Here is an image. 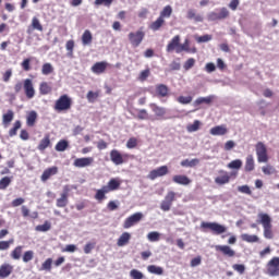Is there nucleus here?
Masks as SVG:
<instances>
[{
  "label": "nucleus",
  "instance_id": "obj_16",
  "mask_svg": "<svg viewBox=\"0 0 279 279\" xmlns=\"http://www.w3.org/2000/svg\"><path fill=\"white\" fill-rule=\"evenodd\" d=\"M122 181L119 178L110 179L107 185H104L108 193H111V191H119L121 189Z\"/></svg>",
  "mask_w": 279,
  "mask_h": 279
},
{
  "label": "nucleus",
  "instance_id": "obj_26",
  "mask_svg": "<svg viewBox=\"0 0 279 279\" xmlns=\"http://www.w3.org/2000/svg\"><path fill=\"white\" fill-rule=\"evenodd\" d=\"M12 121H14V111L12 109H9L2 116V124L4 128H9L10 123H12Z\"/></svg>",
  "mask_w": 279,
  "mask_h": 279
},
{
  "label": "nucleus",
  "instance_id": "obj_29",
  "mask_svg": "<svg viewBox=\"0 0 279 279\" xmlns=\"http://www.w3.org/2000/svg\"><path fill=\"white\" fill-rule=\"evenodd\" d=\"M131 239L132 234H130L129 232H123L117 241L118 247H125V245L130 243Z\"/></svg>",
  "mask_w": 279,
  "mask_h": 279
},
{
  "label": "nucleus",
  "instance_id": "obj_64",
  "mask_svg": "<svg viewBox=\"0 0 279 279\" xmlns=\"http://www.w3.org/2000/svg\"><path fill=\"white\" fill-rule=\"evenodd\" d=\"M95 245L96 243L95 242H88L85 244L84 246V254H90V252H93V250H95Z\"/></svg>",
  "mask_w": 279,
  "mask_h": 279
},
{
  "label": "nucleus",
  "instance_id": "obj_23",
  "mask_svg": "<svg viewBox=\"0 0 279 279\" xmlns=\"http://www.w3.org/2000/svg\"><path fill=\"white\" fill-rule=\"evenodd\" d=\"M172 182L175 184H181L182 186H189L191 184V179L184 174H177L172 178Z\"/></svg>",
  "mask_w": 279,
  "mask_h": 279
},
{
  "label": "nucleus",
  "instance_id": "obj_43",
  "mask_svg": "<svg viewBox=\"0 0 279 279\" xmlns=\"http://www.w3.org/2000/svg\"><path fill=\"white\" fill-rule=\"evenodd\" d=\"M11 245H14L13 238H11L7 241H0V252H7V250H10Z\"/></svg>",
  "mask_w": 279,
  "mask_h": 279
},
{
  "label": "nucleus",
  "instance_id": "obj_61",
  "mask_svg": "<svg viewBox=\"0 0 279 279\" xmlns=\"http://www.w3.org/2000/svg\"><path fill=\"white\" fill-rule=\"evenodd\" d=\"M130 277H131L132 279H144V278H145V275H143V274L141 272V270H138V269H132V270L130 271Z\"/></svg>",
  "mask_w": 279,
  "mask_h": 279
},
{
  "label": "nucleus",
  "instance_id": "obj_1",
  "mask_svg": "<svg viewBox=\"0 0 279 279\" xmlns=\"http://www.w3.org/2000/svg\"><path fill=\"white\" fill-rule=\"evenodd\" d=\"M258 223L263 226L264 229V236L266 239H274V225H271V216L265 213L258 214Z\"/></svg>",
  "mask_w": 279,
  "mask_h": 279
},
{
  "label": "nucleus",
  "instance_id": "obj_50",
  "mask_svg": "<svg viewBox=\"0 0 279 279\" xmlns=\"http://www.w3.org/2000/svg\"><path fill=\"white\" fill-rule=\"evenodd\" d=\"M199 165V159L195 158L192 160L185 159L181 161V167H197Z\"/></svg>",
  "mask_w": 279,
  "mask_h": 279
},
{
  "label": "nucleus",
  "instance_id": "obj_55",
  "mask_svg": "<svg viewBox=\"0 0 279 279\" xmlns=\"http://www.w3.org/2000/svg\"><path fill=\"white\" fill-rule=\"evenodd\" d=\"M36 230L37 232H49V230H51V223L49 221H45L44 225H38Z\"/></svg>",
  "mask_w": 279,
  "mask_h": 279
},
{
  "label": "nucleus",
  "instance_id": "obj_40",
  "mask_svg": "<svg viewBox=\"0 0 279 279\" xmlns=\"http://www.w3.org/2000/svg\"><path fill=\"white\" fill-rule=\"evenodd\" d=\"M52 88L47 82H41L39 84V93L40 95H49L51 93Z\"/></svg>",
  "mask_w": 279,
  "mask_h": 279
},
{
  "label": "nucleus",
  "instance_id": "obj_13",
  "mask_svg": "<svg viewBox=\"0 0 279 279\" xmlns=\"http://www.w3.org/2000/svg\"><path fill=\"white\" fill-rule=\"evenodd\" d=\"M95 162V158L93 157H83L76 158L73 162V166L77 169H84V167H90Z\"/></svg>",
  "mask_w": 279,
  "mask_h": 279
},
{
  "label": "nucleus",
  "instance_id": "obj_25",
  "mask_svg": "<svg viewBox=\"0 0 279 279\" xmlns=\"http://www.w3.org/2000/svg\"><path fill=\"white\" fill-rule=\"evenodd\" d=\"M47 147H51V135H49V133H47L44 138L40 140L37 149L39 151H45V149H47Z\"/></svg>",
  "mask_w": 279,
  "mask_h": 279
},
{
  "label": "nucleus",
  "instance_id": "obj_20",
  "mask_svg": "<svg viewBox=\"0 0 279 279\" xmlns=\"http://www.w3.org/2000/svg\"><path fill=\"white\" fill-rule=\"evenodd\" d=\"M57 173H58V167H56V166L50 167V168L44 170V172L40 177V180H41V182H47V180H49L53 175H57Z\"/></svg>",
  "mask_w": 279,
  "mask_h": 279
},
{
  "label": "nucleus",
  "instance_id": "obj_60",
  "mask_svg": "<svg viewBox=\"0 0 279 279\" xmlns=\"http://www.w3.org/2000/svg\"><path fill=\"white\" fill-rule=\"evenodd\" d=\"M201 125L202 122H199V120H195L192 124L187 125V132H197Z\"/></svg>",
  "mask_w": 279,
  "mask_h": 279
},
{
  "label": "nucleus",
  "instance_id": "obj_12",
  "mask_svg": "<svg viewBox=\"0 0 279 279\" xmlns=\"http://www.w3.org/2000/svg\"><path fill=\"white\" fill-rule=\"evenodd\" d=\"M182 38L180 35H175L167 45L166 51L167 53H172V51H175L178 53V49H180V43Z\"/></svg>",
  "mask_w": 279,
  "mask_h": 279
},
{
  "label": "nucleus",
  "instance_id": "obj_53",
  "mask_svg": "<svg viewBox=\"0 0 279 279\" xmlns=\"http://www.w3.org/2000/svg\"><path fill=\"white\" fill-rule=\"evenodd\" d=\"M51 265H53V259L49 257L41 264V271H51Z\"/></svg>",
  "mask_w": 279,
  "mask_h": 279
},
{
  "label": "nucleus",
  "instance_id": "obj_48",
  "mask_svg": "<svg viewBox=\"0 0 279 279\" xmlns=\"http://www.w3.org/2000/svg\"><path fill=\"white\" fill-rule=\"evenodd\" d=\"M12 184V177H4L0 180V191H5Z\"/></svg>",
  "mask_w": 279,
  "mask_h": 279
},
{
  "label": "nucleus",
  "instance_id": "obj_2",
  "mask_svg": "<svg viewBox=\"0 0 279 279\" xmlns=\"http://www.w3.org/2000/svg\"><path fill=\"white\" fill-rule=\"evenodd\" d=\"M73 106V99L69 95H61L54 102L56 112H68Z\"/></svg>",
  "mask_w": 279,
  "mask_h": 279
},
{
  "label": "nucleus",
  "instance_id": "obj_15",
  "mask_svg": "<svg viewBox=\"0 0 279 279\" xmlns=\"http://www.w3.org/2000/svg\"><path fill=\"white\" fill-rule=\"evenodd\" d=\"M155 94H156V97H158L159 99H162L165 97H169V86H167L165 84L156 85Z\"/></svg>",
  "mask_w": 279,
  "mask_h": 279
},
{
  "label": "nucleus",
  "instance_id": "obj_19",
  "mask_svg": "<svg viewBox=\"0 0 279 279\" xmlns=\"http://www.w3.org/2000/svg\"><path fill=\"white\" fill-rule=\"evenodd\" d=\"M149 108L154 112V114H156L160 119H162L165 114H167V109L165 107L158 106L156 102H150Z\"/></svg>",
  "mask_w": 279,
  "mask_h": 279
},
{
  "label": "nucleus",
  "instance_id": "obj_27",
  "mask_svg": "<svg viewBox=\"0 0 279 279\" xmlns=\"http://www.w3.org/2000/svg\"><path fill=\"white\" fill-rule=\"evenodd\" d=\"M182 51H185L186 53H197V48H195V47L190 48L189 39H185L183 44L180 43L177 53H182Z\"/></svg>",
  "mask_w": 279,
  "mask_h": 279
},
{
  "label": "nucleus",
  "instance_id": "obj_28",
  "mask_svg": "<svg viewBox=\"0 0 279 279\" xmlns=\"http://www.w3.org/2000/svg\"><path fill=\"white\" fill-rule=\"evenodd\" d=\"M81 40L84 47L93 45V33L89 29L84 31Z\"/></svg>",
  "mask_w": 279,
  "mask_h": 279
},
{
  "label": "nucleus",
  "instance_id": "obj_57",
  "mask_svg": "<svg viewBox=\"0 0 279 279\" xmlns=\"http://www.w3.org/2000/svg\"><path fill=\"white\" fill-rule=\"evenodd\" d=\"M262 171L264 175H272V173H276V168H274L271 165H267L262 167Z\"/></svg>",
  "mask_w": 279,
  "mask_h": 279
},
{
  "label": "nucleus",
  "instance_id": "obj_41",
  "mask_svg": "<svg viewBox=\"0 0 279 279\" xmlns=\"http://www.w3.org/2000/svg\"><path fill=\"white\" fill-rule=\"evenodd\" d=\"M53 64L47 62L41 65V75H51L53 73Z\"/></svg>",
  "mask_w": 279,
  "mask_h": 279
},
{
  "label": "nucleus",
  "instance_id": "obj_36",
  "mask_svg": "<svg viewBox=\"0 0 279 279\" xmlns=\"http://www.w3.org/2000/svg\"><path fill=\"white\" fill-rule=\"evenodd\" d=\"M147 271H148V274H155V276H162V274H165V269H162V267L156 266V265L147 266Z\"/></svg>",
  "mask_w": 279,
  "mask_h": 279
},
{
  "label": "nucleus",
  "instance_id": "obj_47",
  "mask_svg": "<svg viewBox=\"0 0 279 279\" xmlns=\"http://www.w3.org/2000/svg\"><path fill=\"white\" fill-rule=\"evenodd\" d=\"M138 121H147L149 119V113L145 109H137V116H134Z\"/></svg>",
  "mask_w": 279,
  "mask_h": 279
},
{
  "label": "nucleus",
  "instance_id": "obj_22",
  "mask_svg": "<svg viewBox=\"0 0 279 279\" xmlns=\"http://www.w3.org/2000/svg\"><path fill=\"white\" fill-rule=\"evenodd\" d=\"M209 134L211 136H226L228 134V128L226 125H217L210 129Z\"/></svg>",
  "mask_w": 279,
  "mask_h": 279
},
{
  "label": "nucleus",
  "instance_id": "obj_62",
  "mask_svg": "<svg viewBox=\"0 0 279 279\" xmlns=\"http://www.w3.org/2000/svg\"><path fill=\"white\" fill-rule=\"evenodd\" d=\"M32 59L27 58V59H24L21 63V66L23 69V71H32Z\"/></svg>",
  "mask_w": 279,
  "mask_h": 279
},
{
  "label": "nucleus",
  "instance_id": "obj_32",
  "mask_svg": "<svg viewBox=\"0 0 279 279\" xmlns=\"http://www.w3.org/2000/svg\"><path fill=\"white\" fill-rule=\"evenodd\" d=\"M38 119V113H36V111H31L27 116H26V125L28 128H34V125H36V120Z\"/></svg>",
  "mask_w": 279,
  "mask_h": 279
},
{
  "label": "nucleus",
  "instance_id": "obj_17",
  "mask_svg": "<svg viewBox=\"0 0 279 279\" xmlns=\"http://www.w3.org/2000/svg\"><path fill=\"white\" fill-rule=\"evenodd\" d=\"M108 69V62L106 61H100V62H96L93 66H92V71L96 74V75H101V73H106V70Z\"/></svg>",
  "mask_w": 279,
  "mask_h": 279
},
{
  "label": "nucleus",
  "instance_id": "obj_8",
  "mask_svg": "<svg viewBox=\"0 0 279 279\" xmlns=\"http://www.w3.org/2000/svg\"><path fill=\"white\" fill-rule=\"evenodd\" d=\"M257 162H269V155H267V146L263 142H258L255 146Z\"/></svg>",
  "mask_w": 279,
  "mask_h": 279
},
{
  "label": "nucleus",
  "instance_id": "obj_42",
  "mask_svg": "<svg viewBox=\"0 0 279 279\" xmlns=\"http://www.w3.org/2000/svg\"><path fill=\"white\" fill-rule=\"evenodd\" d=\"M65 49L68 51L66 56L68 58H73V51L75 49V41L73 39H70L65 44Z\"/></svg>",
  "mask_w": 279,
  "mask_h": 279
},
{
  "label": "nucleus",
  "instance_id": "obj_34",
  "mask_svg": "<svg viewBox=\"0 0 279 279\" xmlns=\"http://www.w3.org/2000/svg\"><path fill=\"white\" fill-rule=\"evenodd\" d=\"M241 240L244 241L245 243H258L260 241V239H258V235H251L247 233H243L241 235Z\"/></svg>",
  "mask_w": 279,
  "mask_h": 279
},
{
  "label": "nucleus",
  "instance_id": "obj_3",
  "mask_svg": "<svg viewBox=\"0 0 279 279\" xmlns=\"http://www.w3.org/2000/svg\"><path fill=\"white\" fill-rule=\"evenodd\" d=\"M201 229L206 232V230H210L214 234H225V232H228V228L223 225H219V222H206L203 221L201 223Z\"/></svg>",
  "mask_w": 279,
  "mask_h": 279
},
{
  "label": "nucleus",
  "instance_id": "obj_56",
  "mask_svg": "<svg viewBox=\"0 0 279 279\" xmlns=\"http://www.w3.org/2000/svg\"><path fill=\"white\" fill-rule=\"evenodd\" d=\"M241 167H243V161L241 159H235L228 163L229 169H241Z\"/></svg>",
  "mask_w": 279,
  "mask_h": 279
},
{
  "label": "nucleus",
  "instance_id": "obj_7",
  "mask_svg": "<svg viewBox=\"0 0 279 279\" xmlns=\"http://www.w3.org/2000/svg\"><path fill=\"white\" fill-rule=\"evenodd\" d=\"M177 193L173 191H169L165 199L160 204V208L163 210V213H169L171 210V206H173V202H175Z\"/></svg>",
  "mask_w": 279,
  "mask_h": 279
},
{
  "label": "nucleus",
  "instance_id": "obj_45",
  "mask_svg": "<svg viewBox=\"0 0 279 279\" xmlns=\"http://www.w3.org/2000/svg\"><path fill=\"white\" fill-rule=\"evenodd\" d=\"M107 193H109V192L106 190V187L104 185L100 190H97V192L95 194V199H97L98 202H104Z\"/></svg>",
  "mask_w": 279,
  "mask_h": 279
},
{
  "label": "nucleus",
  "instance_id": "obj_52",
  "mask_svg": "<svg viewBox=\"0 0 279 279\" xmlns=\"http://www.w3.org/2000/svg\"><path fill=\"white\" fill-rule=\"evenodd\" d=\"M98 98H99V92L89 90L87 93V100L89 104H95V101H97Z\"/></svg>",
  "mask_w": 279,
  "mask_h": 279
},
{
  "label": "nucleus",
  "instance_id": "obj_31",
  "mask_svg": "<svg viewBox=\"0 0 279 279\" xmlns=\"http://www.w3.org/2000/svg\"><path fill=\"white\" fill-rule=\"evenodd\" d=\"M166 24L165 19L161 16L157 17L155 22L150 23L149 29L153 32H158Z\"/></svg>",
  "mask_w": 279,
  "mask_h": 279
},
{
  "label": "nucleus",
  "instance_id": "obj_10",
  "mask_svg": "<svg viewBox=\"0 0 279 279\" xmlns=\"http://www.w3.org/2000/svg\"><path fill=\"white\" fill-rule=\"evenodd\" d=\"M142 219L143 213H135L124 220L123 228L128 230L132 228V226H136V223H138Z\"/></svg>",
  "mask_w": 279,
  "mask_h": 279
},
{
  "label": "nucleus",
  "instance_id": "obj_33",
  "mask_svg": "<svg viewBox=\"0 0 279 279\" xmlns=\"http://www.w3.org/2000/svg\"><path fill=\"white\" fill-rule=\"evenodd\" d=\"M215 101V96L199 97L194 101V106H202V104H206V106H210Z\"/></svg>",
  "mask_w": 279,
  "mask_h": 279
},
{
  "label": "nucleus",
  "instance_id": "obj_9",
  "mask_svg": "<svg viewBox=\"0 0 279 279\" xmlns=\"http://www.w3.org/2000/svg\"><path fill=\"white\" fill-rule=\"evenodd\" d=\"M23 88L27 99H34L36 96V89L34 88V82L32 78H25L23 82Z\"/></svg>",
  "mask_w": 279,
  "mask_h": 279
},
{
  "label": "nucleus",
  "instance_id": "obj_58",
  "mask_svg": "<svg viewBox=\"0 0 279 279\" xmlns=\"http://www.w3.org/2000/svg\"><path fill=\"white\" fill-rule=\"evenodd\" d=\"M177 101L179 104H182L183 106H186V105L191 104V101H193V97L192 96H179L177 98Z\"/></svg>",
  "mask_w": 279,
  "mask_h": 279
},
{
  "label": "nucleus",
  "instance_id": "obj_4",
  "mask_svg": "<svg viewBox=\"0 0 279 279\" xmlns=\"http://www.w3.org/2000/svg\"><path fill=\"white\" fill-rule=\"evenodd\" d=\"M130 158H134V156L130 155V154H121V151L117 150V149H112L110 151V160L111 162H113V165H123L124 162H128V160H130Z\"/></svg>",
  "mask_w": 279,
  "mask_h": 279
},
{
  "label": "nucleus",
  "instance_id": "obj_46",
  "mask_svg": "<svg viewBox=\"0 0 279 279\" xmlns=\"http://www.w3.org/2000/svg\"><path fill=\"white\" fill-rule=\"evenodd\" d=\"M66 206H69V197L61 194L57 199V208H66Z\"/></svg>",
  "mask_w": 279,
  "mask_h": 279
},
{
  "label": "nucleus",
  "instance_id": "obj_63",
  "mask_svg": "<svg viewBox=\"0 0 279 279\" xmlns=\"http://www.w3.org/2000/svg\"><path fill=\"white\" fill-rule=\"evenodd\" d=\"M193 66H195V59L194 58H190L185 61V63L183 64V69L185 71H191V69H193Z\"/></svg>",
  "mask_w": 279,
  "mask_h": 279
},
{
  "label": "nucleus",
  "instance_id": "obj_59",
  "mask_svg": "<svg viewBox=\"0 0 279 279\" xmlns=\"http://www.w3.org/2000/svg\"><path fill=\"white\" fill-rule=\"evenodd\" d=\"M22 260L23 263H29L31 260H34V251L24 252Z\"/></svg>",
  "mask_w": 279,
  "mask_h": 279
},
{
  "label": "nucleus",
  "instance_id": "obj_51",
  "mask_svg": "<svg viewBox=\"0 0 279 279\" xmlns=\"http://www.w3.org/2000/svg\"><path fill=\"white\" fill-rule=\"evenodd\" d=\"M147 239H148V241H150V243H156V242L160 241V233L158 231L149 232L147 234Z\"/></svg>",
  "mask_w": 279,
  "mask_h": 279
},
{
  "label": "nucleus",
  "instance_id": "obj_39",
  "mask_svg": "<svg viewBox=\"0 0 279 279\" xmlns=\"http://www.w3.org/2000/svg\"><path fill=\"white\" fill-rule=\"evenodd\" d=\"M56 151H66L69 149V142L66 140L59 141L54 146Z\"/></svg>",
  "mask_w": 279,
  "mask_h": 279
},
{
  "label": "nucleus",
  "instance_id": "obj_35",
  "mask_svg": "<svg viewBox=\"0 0 279 279\" xmlns=\"http://www.w3.org/2000/svg\"><path fill=\"white\" fill-rule=\"evenodd\" d=\"M244 169L246 172L254 171L255 163H254V156L247 155Z\"/></svg>",
  "mask_w": 279,
  "mask_h": 279
},
{
  "label": "nucleus",
  "instance_id": "obj_54",
  "mask_svg": "<svg viewBox=\"0 0 279 279\" xmlns=\"http://www.w3.org/2000/svg\"><path fill=\"white\" fill-rule=\"evenodd\" d=\"M114 3V0H95L94 4L96 8H99V5H105V8H110Z\"/></svg>",
  "mask_w": 279,
  "mask_h": 279
},
{
  "label": "nucleus",
  "instance_id": "obj_18",
  "mask_svg": "<svg viewBox=\"0 0 279 279\" xmlns=\"http://www.w3.org/2000/svg\"><path fill=\"white\" fill-rule=\"evenodd\" d=\"M216 252H220L221 254H223V256H228L229 258L234 257L236 254L234 250H232V247L228 245H217Z\"/></svg>",
  "mask_w": 279,
  "mask_h": 279
},
{
  "label": "nucleus",
  "instance_id": "obj_21",
  "mask_svg": "<svg viewBox=\"0 0 279 279\" xmlns=\"http://www.w3.org/2000/svg\"><path fill=\"white\" fill-rule=\"evenodd\" d=\"M14 271V266L10 264H2L0 266V278H9Z\"/></svg>",
  "mask_w": 279,
  "mask_h": 279
},
{
  "label": "nucleus",
  "instance_id": "obj_30",
  "mask_svg": "<svg viewBox=\"0 0 279 279\" xmlns=\"http://www.w3.org/2000/svg\"><path fill=\"white\" fill-rule=\"evenodd\" d=\"M186 19H189V21H194L195 23H203L204 22V17L202 15L197 14L195 9H190L187 11Z\"/></svg>",
  "mask_w": 279,
  "mask_h": 279
},
{
  "label": "nucleus",
  "instance_id": "obj_24",
  "mask_svg": "<svg viewBox=\"0 0 279 279\" xmlns=\"http://www.w3.org/2000/svg\"><path fill=\"white\" fill-rule=\"evenodd\" d=\"M34 29H37V32H43V24H40V20H38V17L32 19V25L27 27L26 33L34 34Z\"/></svg>",
  "mask_w": 279,
  "mask_h": 279
},
{
  "label": "nucleus",
  "instance_id": "obj_37",
  "mask_svg": "<svg viewBox=\"0 0 279 279\" xmlns=\"http://www.w3.org/2000/svg\"><path fill=\"white\" fill-rule=\"evenodd\" d=\"M13 260H21V256H23V246H16L10 254Z\"/></svg>",
  "mask_w": 279,
  "mask_h": 279
},
{
  "label": "nucleus",
  "instance_id": "obj_5",
  "mask_svg": "<svg viewBox=\"0 0 279 279\" xmlns=\"http://www.w3.org/2000/svg\"><path fill=\"white\" fill-rule=\"evenodd\" d=\"M128 38L132 47H141V44L143 43V40H145V31H143V28H140L136 32H131L128 35Z\"/></svg>",
  "mask_w": 279,
  "mask_h": 279
},
{
  "label": "nucleus",
  "instance_id": "obj_44",
  "mask_svg": "<svg viewBox=\"0 0 279 279\" xmlns=\"http://www.w3.org/2000/svg\"><path fill=\"white\" fill-rule=\"evenodd\" d=\"M21 120H16L14 123H13V128L11 130H9V136L12 138L14 136H16L19 130H21Z\"/></svg>",
  "mask_w": 279,
  "mask_h": 279
},
{
  "label": "nucleus",
  "instance_id": "obj_11",
  "mask_svg": "<svg viewBox=\"0 0 279 279\" xmlns=\"http://www.w3.org/2000/svg\"><path fill=\"white\" fill-rule=\"evenodd\" d=\"M168 173H169V167L161 166L159 168L151 170L148 173V180H156L158 178H162V177L167 175Z\"/></svg>",
  "mask_w": 279,
  "mask_h": 279
},
{
  "label": "nucleus",
  "instance_id": "obj_14",
  "mask_svg": "<svg viewBox=\"0 0 279 279\" xmlns=\"http://www.w3.org/2000/svg\"><path fill=\"white\" fill-rule=\"evenodd\" d=\"M219 175L215 178L216 184L219 186H223V184H228L230 182V173L226 170H219Z\"/></svg>",
  "mask_w": 279,
  "mask_h": 279
},
{
  "label": "nucleus",
  "instance_id": "obj_49",
  "mask_svg": "<svg viewBox=\"0 0 279 279\" xmlns=\"http://www.w3.org/2000/svg\"><path fill=\"white\" fill-rule=\"evenodd\" d=\"M138 138L136 137H130L126 142V148L128 149H136L138 147Z\"/></svg>",
  "mask_w": 279,
  "mask_h": 279
},
{
  "label": "nucleus",
  "instance_id": "obj_38",
  "mask_svg": "<svg viewBox=\"0 0 279 279\" xmlns=\"http://www.w3.org/2000/svg\"><path fill=\"white\" fill-rule=\"evenodd\" d=\"M172 14H173V8H171V5H166V7L161 10L159 16H160L161 19H163V21H165V19H170Z\"/></svg>",
  "mask_w": 279,
  "mask_h": 279
},
{
  "label": "nucleus",
  "instance_id": "obj_6",
  "mask_svg": "<svg viewBox=\"0 0 279 279\" xmlns=\"http://www.w3.org/2000/svg\"><path fill=\"white\" fill-rule=\"evenodd\" d=\"M266 274L272 278L279 276V257H272L266 265Z\"/></svg>",
  "mask_w": 279,
  "mask_h": 279
}]
</instances>
